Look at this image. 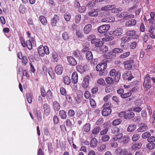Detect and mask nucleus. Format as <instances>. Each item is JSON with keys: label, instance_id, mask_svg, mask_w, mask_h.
Listing matches in <instances>:
<instances>
[{"label": "nucleus", "instance_id": "nucleus-47", "mask_svg": "<svg viewBox=\"0 0 155 155\" xmlns=\"http://www.w3.org/2000/svg\"><path fill=\"white\" fill-rule=\"evenodd\" d=\"M101 51L103 52H106L108 51V48L105 45H102L100 47Z\"/></svg>", "mask_w": 155, "mask_h": 155}, {"label": "nucleus", "instance_id": "nucleus-12", "mask_svg": "<svg viewBox=\"0 0 155 155\" xmlns=\"http://www.w3.org/2000/svg\"><path fill=\"white\" fill-rule=\"evenodd\" d=\"M90 77L89 76H86L83 79L82 83V86L84 88L87 87L89 85V79Z\"/></svg>", "mask_w": 155, "mask_h": 155}, {"label": "nucleus", "instance_id": "nucleus-11", "mask_svg": "<svg viewBox=\"0 0 155 155\" xmlns=\"http://www.w3.org/2000/svg\"><path fill=\"white\" fill-rule=\"evenodd\" d=\"M150 36L152 38H155V23H152V26L149 30Z\"/></svg>", "mask_w": 155, "mask_h": 155}, {"label": "nucleus", "instance_id": "nucleus-23", "mask_svg": "<svg viewBox=\"0 0 155 155\" xmlns=\"http://www.w3.org/2000/svg\"><path fill=\"white\" fill-rule=\"evenodd\" d=\"M136 23V21L134 19H132L130 20L127 21L125 23V25L126 26H134Z\"/></svg>", "mask_w": 155, "mask_h": 155}, {"label": "nucleus", "instance_id": "nucleus-48", "mask_svg": "<svg viewBox=\"0 0 155 155\" xmlns=\"http://www.w3.org/2000/svg\"><path fill=\"white\" fill-rule=\"evenodd\" d=\"M155 144L153 143H150L146 145V147L150 150H152L155 148Z\"/></svg>", "mask_w": 155, "mask_h": 155}, {"label": "nucleus", "instance_id": "nucleus-31", "mask_svg": "<svg viewBox=\"0 0 155 155\" xmlns=\"http://www.w3.org/2000/svg\"><path fill=\"white\" fill-rule=\"evenodd\" d=\"M86 58L88 60H91L93 58V55L91 51H87L85 53Z\"/></svg>", "mask_w": 155, "mask_h": 155}, {"label": "nucleus", "instance_id": "nucleus-33", "mask_svg": "<svg viewBox=\"0 0 155 155\" xmlns=\"http://www.w3.org/2000/svg\"><path fill=\"white\" fill-rule=\"evenodd\" d=\"M97 141L95 138H94L91 140L90 142V146L91 147H95L97 145Z\"/></svg>", "mask_w": 155, "mask_h": 155}, {"label": "nucleus", "instance_id": "nucleus-22", "mask_svg": "<svg viewBox=\"0 0 155 155\" xmlns=\"http://www.w3.org/2000/svg\"><path fill=\"white\" fill-rule=\"evenodd\" d=\"M71 80L72 82L76 83L78 81V74L76 72H74L72 74L71 76Z\"/></svg>", "mask_w": 155, "mask_h": 155}, {"label": "nucleus", "instance_id": "nucleus-42", "mask_svg": "<svg viewBox=\"0 0 155 155\" xmlns=\"http://www.w3.org/2000/svg\"><path fill=\"white\" fill-rule=\"evenodd\" d=\"M63 81L64 84L67 85H69L71 82L70 78L68 76H65L64 77Z\"/></svg>", "mask_w": 155, "mask_h": 155}, {"label": "nucleus", "instance_id": "nucleus-7", "mask_svg": "<svg viewBox=\"0 0 155 155\" xmlns=\"http://www.w3.org/2000/svg\"><path fill=\"white\" fill-rule=\"evenodd\" d=\"M110 28V25H104L99 27L97 30L100 33H104L109 30Z\"/></svg>", "mask_w": 155, "mask_h": 155}, {"label": "nucleus", "instance_id": "nucleus-4", "mask_svg": "<svg viewBox=\"0 0 155 155\" xmlns=\"http://www.w3.org/2000/svg\"><path fill=\"white\" fill-rule=\"evenodd\" d=\"M110 75L111 76H114V79L116 82H117L119 80L120 77V73L118 71L116 72L115 69H112L110 72Z\"/></svg>", "mask_w": 155, "mask_h": 155}, {"label": "nucleus", "instance_id": "nucleus-40", "mask_svg": "<svg viewBox=\"0 0 155 155\" xmlns=\"http://www.w3.org/2000/svg\"><path fill=\"white\" fill-rule=\"evenodd\" d=\"M59 115L61 118L63 119L66 118L67 115L66 112L64 110H61L59 112Z\"/></svg>", "mask_w": 155, "mask_h": 155}, {"label": "nucleus", "instance_id": "nucleus-14", "mask_svg": "<svg viewBox=\"0 0 155 155\" xmlns=\"http://www.w3.org/2000/svg\"><path fill=\"white\" fill-rule=\"evenodd\" d=\"M59 20V17L57 15H55L53 17L51 20V25L53 26H55L56 25L57 23Z\"/></svg>", "mask_w": 155, "mask_h": 155}, {"label": "nucleus", "instance_id": "nucleus-51", "mask_svg": "<svg viewBox=\"0 0 155 155\" xmlns=\"http://www.w3.org/2000/svg\"><path fill=\"white\" fill-rule=\"evenodd\" d=\"M101 130V128L99 127H96L92 130V133L94 134H97Z\"/></svg>", "mask_w": 155, "mask_h": 155}, {"label": "nucleus", "instance_id": "nucleus-52", "mask_svg": "<svg viewBox=\"0 0 155 155\" xmlns=\"http://www.w3.org/2000/svg\"><path fill=\"white\" fill-rule=\"evenodd\" d=\"M150 135L151 134L149 132H146L142 134V137L143 139H146L149 138Z\"/></svg>", "mask_w": 155, "mask_h": 155}, {"label": "nucleus", "instance_id": "nucleus-43", "mask_svg": "<svg viewBox=\"0 0 155 155\" xmlns=\"http://www.w3.org/2000/svg\"><path fill=\"white\" fill-rule=\"evenodd\" d=\"M77 70L81 73H83L85 71L84 68L81 65H78L76 67Z\"/></svg>", "mask_w": 155, "mask_h": 155}, {"label": "nucleus", "instance_id": "nucleus-53", "mask_svg": "<svg viewBox=\"0 0 155 155\" xmlns=\"http://www.w3.org/2000/svg\"><path fill=\"white\" fill-rule=\"evenodd\" d=\"M116 55L112 54L109 53L105 55V58L107 59H111L115 58Z\"/></svg>", "mask_w": 155, "mask_h": 155}, {"label": "nucleus", "instance_id": "nucleus-60", "mask_svg": "<svg viewBox=\"0 0 155 155\" xmlns=\"http://www.w3.org/2000/svg\"><path fill=\"white\" fill-rule=\"evenodd\" d=\"M106 82L108 84H111L113 82V79L110 77H108L106 78L105 79Z\"/></svg>", "mask_w": 155, "mask_h": 155}, {"label": "nucleus", "instance_id": "nucleus-3", "mask_svg": "<svg viewBox=\"0 0 155 155\" xmlns=\"http://www.w3.org/2000/svg\"><path fill=\"white\" fill-rule=\"evenodd\" d=\"M143 86L146 90L149 89L151 87V84L150 82V77L149 75L147 74L144 78Z\"/></svg>", "mask_w": 155, "mask_h": 155}, {"label": "nucleus", "instance_id": "nucleus-44", "mask_svg": "<svg viewBox=\"0 0 155 155\" xmlns=\"http://www.w3.org/2000/svg\"><path fill=\"white\" fill-rule=\"evenodd\" d=\"M136 126L134 124H131L129 125L127 129L128 132H131L134 131L136 129Z\"/></svg>", "mask_w": 155, "mask_h": 155}, {"label": "nucleus", "instance_id": "nucleus-49", "mask_svg": "<svg viewBox=\"0 0 155 155\" xmlns=\"http://www.w3.org/2000/svg\"><path fill=\"white\" fill-rule=\"evenodd\" d=\"M130 54V51L124 52V53L121 54L119 57L122 59L125 58L128 56Z\"/></svg>", "mask_w": 155, "mask_h": 155}, {"label": "nucleus", "instance_id": "nucleus-63", "mask_svg": "<svg viewBox=\"0 0 155 155\" xmlns=\"http://www.w3.org/2000/svg\"><path fill=\"white\" fill-rule=\"evenodd\" d=\"M111 130L113 134H116L119 132L120 129L116 127H114L111 129Z\"/></svg>", "mask_w": 155, "mask_h": 155}, {"label": "nucleus", "instance_id": "nucleus-9", "mask_svg": "<svg viewBox=\"0 0 155 155\" xmlns=\"http://www.w3.org/2000/svg\"><path fill=\"white\" fill-rule=\"evenodd\" d=\"M137 32L134 30H129L127 32L126 35L127 36H131L134 39H137L139 38V36L136 34Z\"/></svg>", "mask_w": 155, "mask_h": 155}, {"label": "nucleus", "instance_id": "nucleus-26", "mask_svg": "<svg viewBox=\"0 0 155 155\" xmlns=\"http://www.w3.org/2000/svg\"><path fill=\"white\" fill-rule=\"evenodd\" d=\"M53 108L55 111H58L59 110L60 108V105L57 101H54L53 103Z\"/></svg>", "mask_w": 155, "mask_h": 155}, {"label": "nucleus", "instance_id": "nucleus-56", "mask_svg": "<svg viewBox=\"0 0 155 155\" xmlns=\"http://www.w3.org/2000/svg\"><path fill=\"white\" fill-rule=\"evenodd\" d=\"M147 113L145 110H143L141 111V116L142 117H143V120L144 121H146L147 119Z\"/></svg>", "mask_w": 155, "mask_h": 155}, {"label": "nucleus", "instance_id": "nucleus-27", "mask_svg": "<svg viewBox=\"0 0 155 155\" xmlns=\"http://www.w3.org/2000/svg\"><path fill=\"white\" fill-rule=\"evenodd\" d=\"M123 137V134H119L114 137L113 139L114 141H118L119 142H120L121 140H122V138Z\"/></svg>", "mask_w": 155, "mask_h": 155}, {"label": "nucleus", "instance_id": "nucleus-50", "mask_svg": "<svg viewBox=\"0 0 155 155\" xmlns=\"http://www.w3.org/2000/svg\"><path fill=\"white\" fill-rule=\"evenodd\" d=\"M140 137V135L139 134H134L132 137V140L133 141H136L139 139Z\"/></svg>", "mask_w": 155, "mask_h": 155}, {"label": "nucleus", "instance_id": "nucleus-57", "mask_svg": "<svg viewBox=\"0 0 155 155\" xmlns=\"http://www.w3.org/2000/svg\"><path fill=\"white\" fill-rule=\"evenodd\" d=\"M60 92L63 95L65 96L67 94V92L65 89L62 87H61L60 88Z\"/></svg>", "mask_w": 155, "mask_h": 155}, {"label": "nucleus", "instance_id": "nucleus-10", "mask_svg": "<svg viewBox=\"0 0 155 155\" xmlns=\"http://www.w3.org/2000/svg\"><path fill=\"white\" fill-rule=\"evenodd\" d=\"M44 113L46 116H48L50 114L51 107L47 103H45L43 105Z\"/></svg>", "mask_w": 155, "mask_h": 155}, {"label": "nucleus", "instance_id": "nucleus-38", "mask_svg": "<svg viewBox=\"0 0 155 155\" xmlns=\"http://www.w3.org/2000/svg\"><path fill=\"white\" fill-rule=\"evenodd\" d=\"M106 144H101L98 147L97 150L100 152H102L106 149Z\"/></svg>", "mask_w": 155, "mask_h": 155}, {"label": "nucleus", "instance_id": "nucleus-36", "mask_svg": "<svg viewBox=\"0 0 155 155\" xmlns=\"http://www.w3.org/2000/svg\"><path fill=\"white\" fill-rule=\"evenodd\" d=\"M64 18L65 20L67 21H69L71 19V16L70 13L68 12H65L64 15Z\"/></svg>", "mask_w": 155, "mask_h": 155}, {"label": "nucleus", "instance_id": "nucleus-61", "mask_svg": "<svg viewBox=\"0 0 155 155\" xmlns=\"http://www.w3.org/2000/svg\"><path fill=\"white\" fill-rule=\"evenodd\" d=\"M131 94L132 93L131 92H129L125 94L124 93L123 94H122L121 97L123 98H126L130 96Z\"/></svg>", "mask_w": 155, "mask_h": 155}, {"label": "nucleus", "instance_id": "nucleus-25", "mask_svg": "<svg viewBox=\"0 0 155 155\" xmlns=\"http://www.w3.org/2000/svg\"><path fill=\"white\" fill-rule=\"evenodd\" d=\"M134 114L132 112H126L124 116V119H129L134 117Z\"/></svg>", "mask_w": 155, "mask_h": 155}, {"label": "nucleus", "instance_id": "nucleus-64", "mask_svg": "<svg viewBox=\"0 0 155 155\" xmlns=\"http://www.w3.org/2000/svg\"><path fill=\"white\" fill-rule=\"evenodd\" d=\"M81 15H77L75 16V21L77 24H78L81 20Z\"/></svg>", "mask_w": 155, "mask_h": 155}, {"label": "nucleus", "instance_id": "nucleus-54", "mask_svg": "<svg viewBox=\"0 0 155 155\" xmlns=\"http://www.w3.org/2000/svg\"><path fill=\"white\" fill-rule=\"evenodd\" d=\"M150 18L148 19V21L150 23H153L154 18V13L153 12H151L150 14Z\"/></svg>", "mask_w": 155, "mask_h": 155}, {"label": "nucleus", "instance_id": "nucleus-45", "mask_svg": "<svg viewBox=\"0 0 155 155\" xmlns=\"http://www.w3.org/2000/svg\"><path fill=\"white\" fill-rule=\"evenodd\" d=\"M90 124L89 123H87L84 125L83 129L84 131L85 132H88L90 131Z\"/></svg>", "mask_w": 155, "mask_h": 155}, {"label": "nucleus", "instance_id": "nucleus-2", "mask_svg": "<svg viewBox=\"0 0 155 155\" xmlns=\"http://www.w3.org/2000/svg\"><path fill=\"white\" fill-rule=\"evenodd\" d=\"M38 53L40 56L43 57L45 54H48L49 51L48 47L45 46H43L42 45L39 46L38 48Z\"/></svg>", "mask_w": 155, "mask_h": 155}, {"label": "nucleus", "instance_id": "nucleus-20", "mask_svg": "<svg viewBox=\"0 0 155 155\" xmlns=\"http://www.w3.org/2000/svg\"><path fill=\"white\" fill-rule=\"evenodd\" d=\"M123 33V30L122 28H120L116 29L112 33V35L115 36H118L121 35Z\"/></svg>", "mask_w": 155, "mask_h": 155}, {"label": "nucleus", "instance_id": "nucleus-8", "mask_svg": "<svg viewBox=\"0 0 155 155\" xmlns=\"http://www.w3.org/2000/svg\"><path fill=\"white\" fill-rule=\"evenodd\" d=\"M117 16L120 18L124 17L125 19L128 18H133L134 17V15L132 14L128 15V13L127 12H123L120 13H118L117 14Z\"/></svg>", "mask_w": 155, "mask_h": 155}, {"label": "nucleus", "instance_id": "nucleus-24", "mask_svg": "<svg viewBox=\"0 0 155 155\" xmlns=\"http://www.w3.org/2000/svg\"><path fill=\"white\" fill-rule=\"evenodd\" d=\"M92 28V25L91 24H87L85 25L84 29V32L86 34H88L91 30Z\"/></svg>", "mask_w": 155, "mask_h": 155}, {"label": "nucleus", "instance_id": "nucleus-30", "mask_svg": "<svg viewBox=\"0 0 155 155\" xmlns=\"http://www.w3.org/2000/svg\"><path fill=\"white\" fill-rule=\"evenodd\" d=\"M142 144L140 143H135L131 147V149L133 150H137L141 147Z\"/></svg>", "mask_w": 155, "mask_h": 155}, {"label": "nucleus", "instance_id": "nucleus-19", "mask_svg": "<svg viewBox=\"0 0 155 155\" xmlns=\"http://www.w3.org/2000/svg\"><path fill=\"white\" fill-rule=\"evenodd\" d=\"M147 128V127L146 124L141 123L139 127L137 130L138 132H142L146 130Z\"/></svg>", "mask_w": 155, "mask_h": 155}, {"label": "nucleus", "instance_id": "nucleus-35", "mask_svg": "<svg viewBox=\"0 0 155 155\" xmlns=\"http://www.w3.org/2000/svg\"><path fill=\"white\" fill-rule=\"evenodd\" d=\"M73 54L74 56L77 57H78V59L79 60L82 58V56H80V52L78 50L74 51L73 53Z\"/></svg>", "mask_w": 155, "mask_h": 155}, {"label": "nucleus", "instance_id": "nucleus-34", "mask_svg": "<svg viewBox=\"0 0 155 155\" xmlns=\"http://www.w3.org/2000/svg\"><path fill=\"white\" fill-rule=\"evenodd\" d=\"M130 140V137L128 136H124L122 138L120 143H123L124 144L127 143Z\"/></svg>", "mask_w": 155, "mask_h": 155}, {"label": "nucleus", "instance_id": "nucleus-13", "mask_svg": "<svg viewBox=\"0 0 155 155\" xmlns=\"http://www.w3.org/2000/svg\"><path fill=\"white\" fill-rule=\"evenodd\" d=\"M111 112V109L109 107H104L102 111V114L104 116H107L110 114Z\"/></svg>", "mask_w": 155, "mask_h": 155}, {"label": "nucleus", "instance_id": "nucleus-16", "mask_svg": "<svg viewBox=\"0 0 155 155\" xmlns=\"http://www.w3.org/2000/svg\"><path fill=\"white\" fill-rule=\"evenodd\" d=\"M34 113L37 117L38 121H41L42 119V115L41 111L40 110H37L36 109H34Z\"/></svg>", "mask_w": 155, "mask_h": 155}, {"label": "nucleus", "instance_id": "nucleus-29", "mask_svg": "<svg viewBox=\"0 0 155 155\" xmlns=\"http://www.w3.org/2000/svg\"><path fill=\"white\" fill-rule=\"evenodd\" d=\"M87 40L91 41L92 44H94L97 41V39H96V37L94 35H89L87 37Z\"/></svg>", "mask_w": 155, "mask_h": 155}, {"label": "nucleus", "instance_id": "nucleus-32", "mask_svg": "<svg viewBox=\"0 0 155 155\" xmlns=\"http://www.w3.org/2000/svg\"><path fill=\"white\" fill-rule=\"evenodd\" d=\"M115 5H107L104 7L101 8V10L102 11L110 10L112 9V8H115Z\"/></svg>", "mask_w": 155, "mask_h": 155}, {"label": "nucleus", "instance_id": "nucleus-17", "mask_svg": "<svg viewBox=\"0 0 155 155\" xmlns=\"http://www.w3.org/2000/svg\"><path fill=\"white\" fill-rule=\"evenodd\" d=\"M67 59L69 64L72 66H75L77 64V62L74 58L72 56H68Z\"/></svg>", "mask_w": 155, "mask_h": 155}, {"label": "nucleus", "instance_id": "nucleus-55", "mask_svg": "<svg viewBox=\"0 0 155 155\" xmlns=\"http://www.w3.org/2000/svg\"><path fill=\"white\" fill-rule=\"evenodd\" d=\"M75 114V112L73 110H70L68 113V116L69 117H72L74 116Z\"/></svg>", "mask_w": 155, "mask_h": 155}, {"label": "nucleus", "instance_id": "nucleus-1", "mask_svg": "<svg viewBox=\"0 0 155 155\" xmlns=\"http://www.w3.org/2000/svg\"><path fill=\"white\" fill-rule=\"evenodd\" d=\"M20 41L22 46L24 47H27L29 50H31L32 48V45H34L35 41L33 38H30L29 40H27L26 42L23 37H21Z\"/></svg>", "mask_w": 155, "mask_h": 155}, {"label": "nucleus", "instance_id": "nucleus-41", "mask_svg": "<svg viewBox=\"0 0 155 155\" xmlns=\"http://www.w3.org/2000/svg\"><path fill=\"white\" fill-rule=\"evenodd\" d=\"M111 52L112 53L114 54L121 53L123 52V50L121 48H116L114 49Z\"/></svg>", "mask_w": 155, "mask_h": 155}, {"label": "nucleus", "instance_id": "nucleus-62", "mask_svg": "<svg viewBox=\"0 0 155 155\" xmlns=\"http://www.w3.org/2000/svg\"><path fill=\"white\" fill-rule=\"evenodd\" d=\"M62 37L63 39L64 40H68L69 38L68 32H64L62 34Z\"/></svg>", "mask_w": 155, "mask_h": 155}, {"label": "nucleus", "instance_id": "nucleus-39", "mask_svg": "<svg viewBox=\"0 0 155 155\" xmlns=\"http://www.w3.org/2000/svg\"><path fill=\"white\" fill-rule=\"evenodd\" d=\"M39 19L41 24L44 25H46L47 24V21L44 16L42 15H41L39 17Z\"/></svg>", "mask_w": 155, "mask_h": 155}, {"label": "nucleus", "instance_id": "nucleus-15", "mask_svg": "<svg viewBox=\"0 0 155 155\" xmlns=\"http://www.w3.org/2000/svg\"><path fill=\"white\" fill-rule=\"evenodd\" d=\"M116 153L119 155H126L127 153L126 149L121 147H119L116 150Z\"/></svg>", "mask_w": 155, "mask_h": 155}, {"label": "nucleus", "instance_id": "nucleus-28", "mask_svg": "<svg viewBox=\"0 0 155 155\" xmlns=\"http://www.w3.org/2000/svg\"><path fill=\"white\" fill-rule=\"evenodd\" d=\"M89 15L91 17H96L98 15V12L97 9H94L88 13Z\"/></svg>", "mask_w": 155, "mask_h": 155}, {"label": "nucleus", "instance_id": "nucleus-59", "mask_svg": "<svg viewBox=\"0 0 155 155\" xmlns=\"http://www.w3.org/2000/svg\"><path fill=\"white\" fill-rule=\"evenodd\" d=\"M22 63L23 64V65L24 66H25L28 61V60L27 57L26 56H23L22 57Z\"/></svg>", "mask_w": 155, "mask_h": 155}, {"label": "nucleus", "instance_id": "nucleus-37", "mask_svg": "<svg viewBox=\"0 0 155 155\" xmlns=\"http://www.w3.org/2000/svg\"><path fill=\"white\" fill-rule=\"evenodd\" d=\"M48 73L52 79H54L55 78L54 73L53 69L49 68L48 69Z\"/></svg>", "mask_w": 155, "mask_h": 155}, {"label": "nucleus", "instance_id": "nucleus-18", "mask_svg": "<svg viewBox=\"0 0 155 155\" xmlns=\"http://www.w3.org/2000/svg\"><path fill=\"white\" fill-rule=\"evenodd\" d=\"M114 18L112 16H109L105 18H104L101 20V21L103 22H111L115 21Z\"/></svg>", "mask_w": 155, "mask_h": 155}, {"label": "nucleus", "instance_id": "nucleus-46", "mask_svg": "<svg viewBox=\"0 0 155 155\" xmlns=\"http://www.w3.org/2000/svg\"><path fill=\"white\" fill-rule=\"evenodd\" d=\"M130 38L129 37H123L121 38V45L125 44L126 42L130 41Z\"/></svg>", "mask_w": 155, "mask_h": 155}, {"label": "nucleus", "instance_id": "nucleus-58", "mask_svg": "<svg viewBox=\"0 0 155 155\" xmlns=\"http://www.w3.org/2000/svg\"><path fill=\"white\" fill-rule=\"evenodd\" d=\"M26 97L28 103L31 104L32 101V96L29 94H27L26 95Z\"/></svg>", "mask_w": 155, "mask_h": 155}, {"label": "nucleus", "instance_id": "nucleus-6", "mask_svg": "<svg viewBox=\"0 0 155 155\" xmlns=\"http://www.w3.org/2000/svg\"><path fill=\"white\" fill-rule=\"evenodd\" d=\"M107 68V64L105 63H101L98 64L96 67V69L97 71L102 72L99 73L100 75H104V73L103 71Z\"/></svg>", "mask_w": 155, "mask_h": 155}, {"label": "nucleus", "instance_id": "nucleus-21", "mask_svg": "<svg viewBox=\"0 0 155 155\" xmlns=\"http://www.w3.org/2000/svg\"><path fill=\"white\" fill-rule=\"evenodd\" d=\"M63 68L60 64L57 65L55 68V71L58 75H61L63 72Z\"/></svg>", "mask_w": 155, "mask_h": 155}, {"label": "nucleus", "instance_id": "nucleus-5", "mask_svg": "<svg viewBox=\"0 0 155 155\" xmlns=\"http://www.w3.org/2000/svg\"><path fill=\"white\" fill-rule=\"evenodd\" d=\"M134 61L133 59L126 60L123 62L125 70H130L133 68Z\"/></svg>", "mask_w": 155, "mask_h": 155}]
</instances>
